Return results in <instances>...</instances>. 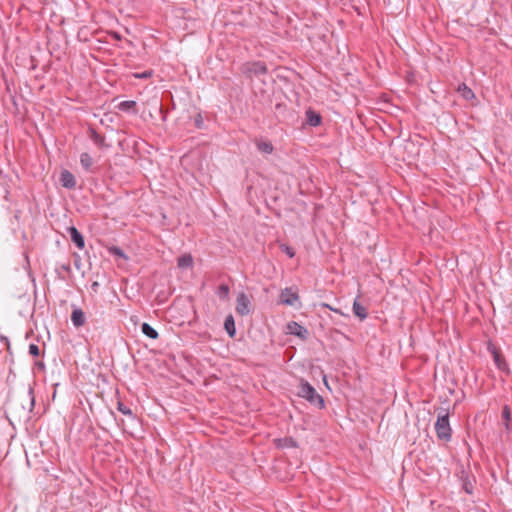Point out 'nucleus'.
Segmentation results:
<instances>
[{
	"instance_id": "f257e3e1",
	"label": "nucleus",
	"mask_w": 512,
	"mask_h": 512,
	"mask_svg": "<svg viewBox=\"0 0 512 512\" xmlns=\"http://www.w3.org/2000/svg\"><path fill=\"white\" fill-rule=\"evenodd\" d=\"M298 396L306 399L308 402L317 406L319 409H322L325 406L323 397L319 395L315 388L307 381L301 380L298 387Z\"/></svg>"
},
{
	"instance_id": "f03ea898",
	"label": "nucleus",
	"mask_w": 512,
	"mask_h": 512,
	"mask_svg": "<svg viewBox=\"0 0 512 512\" xmlns=\"http://www.w3.org/2000/svg\"><path fill=\"white\" fill-rule=\"evenodd\" d=\"M435 430L437 437L440 440L450 441L451 440V427L449 423V414L442 410L438 413L437 421L435 423Z\"/></svg>"
},
{
	"instance_id": "7ed1b4c3",
	"label": "nucleus",
	"mask_w": 512,
	"mask_h": 512,
	"mask_svg": "<svg viewBox=\"0 0 512 512\" xmlns=\"http://www.w3.org/2000/svg\"><path fill=\"white\" fill-rule=\"evenodd\" d=\"M241 70L248 77L259 76L267 73V66L262 61L246 62Z\"/></svg>"
},
{
	"instance_id": "20e7f679",
	"label": "nucleus",
	"mask_w": 512,
	"mask_h": 512,
	"mask_svg": "<svg viewBox=\"0 0 512 512\" xmlns=\"http://www.w3.org/2000/svg\"><path fill=\"white\" fill-rule=\"evenodd\" d=\"M298 299V293L292 287H287L281 291L279 303L287 306H293Z\"/></svg>"
},
{
	"instance_id": "39448f33",
	"label": "nucleus",
	"mask_w": 512,
	"mask_h": 512,
	"mask_svg": "<svg viewBox=\"0 0 512 512\" xmlns=\"http://www.w3.org/2000/svg\"><path fill=\"white\" fill-rule=\"evenodd\" d=\"M487 349L492 354L494 363L497 366V368L502 371L508 370V365H507L504 357L502 356L500 350L492 343L488 344Z\"/></svg>"
},
{
	"instance_id": "423d86ee",
	"label": "nucleus",
	"mask_w": 512,
	"mask_h": 512,
	"mask_svg": "<svg viewBox=\"0 0 512 512\" xmlns=\"http://www.w3.org/2000/svg\"><path fill=\"white\" fill-rule=\"evenodd\" d=\"M236 312L241 316H246L250 313V301L245 293H240L237 296Z\"/></svg>"
},
{
	"instance_id": "0eeeda50",
	"label": "nucleus",
	"mask_w": 512,
	"mask_h": 512,
	"mask_svg": "<svg viewBox=\"0 0 512 512\" xmlns=\"http://www.w3.org/2000/svg\"><path fill=\"white\" fill-rule=\"evenodd\" d=\"M60 184L67 189H74L76 187L75 176L68 170H63L59 177Z\"/></svg>"
},
{
	"instance_id": "6e6552de",
	"label": "nucleus",
	"mask_w": 512,
	"mask_h": 512,
	"mask_svg": "<svg viewBox=\"0 0 512 512\" xmlns=\"http://www.w3.org/2000/svg\"><path fill=\"white\" fill-rule=\"evenodd\" d=\"M289 332L292 335H295L299 337L302 340H306L309 335V331L304 326L300 325L299 323L292 321L288 324Z\"/></svg>"
},
{
	"instance_id": "1a4fd4ad",
	"label": "nucleus",
	"mask_w": 512,
	"mask_h": 512,
	"mask_svg": "<svg viewBox=\"0 0 512 512\" xmlns=\"http://www.w3.org/2000/svg\"><path fill=\"white\" fill-rule=\"evenodd\" d=\"M68 232L73 243L79 248L83 249L85 246L84 237L74 226L68 228Z\"/></svg>"
},
{
	"instance_id": "9d476101",
	"label": "nucleus",
	"mask_w": 512,
	"mask_h": 512,
	"mask_svg": "<svg viewBox=\"0 0 512 512\" xmlns=\"http://www.w3.org/2000/svg\"><path fill=\"white\" fill-rule=\"evenodd\" d=\"M71 321L76 328L83 326L86 322V316L83 310L75 308L71 314Z\"/></svg>"
},
{
	"instance_id": "9b49d317",
	"label": "nucleus",
	"mask_w": 512,
	"mask_h": 512,
	"mask_svg": "<svg viewBox=\"0 0 512 512\" xmlns=\"http://www.w3.org/2000/svg\"><path fill=\"white\" fill-rule=\"evenodd\" d=\"M80 164L86 172H94V169H93L94 161L89 153H87V152L81 153Z\"/></svg>"
},
{
	"instance_id": "f8f14e48",
	"label": "nucleus",
	"mask_w": 512,
	"mask_h": 512,
	"mask_svg": "<svg viewBox=\"0 0 512 512\" xmlns=\"http://www.w3.org/2000/svg\"><path fill=\"white\" fill-rule=\"evenodd\" d=\"M321 115L316 111L309 109L306 111V121L310 126L316 127L321 124Z\"/></svg>"
},
{
	"instance_id": "ddd939ff",
	"label": "nucleus",
	"mask_w": 512,
	"mask_h": 512,
	"mask_svg": "<svg viewBox=\"0 0 512 512\" xmlns=\"http://www.w3.org/2000/svg\"><path fill=\"white\" fill-rule=\"evenodd\" d=\"M353 313L360 319L364 320L367 318L368 313L366 307H364L358 300L353 302Z\"/></svg>"
},
{
	"instance_id": "4468645a",
	"label": "nucleus",
	"mask_w": 512,
	"mask_h": 512,
	"mask_svg": "<svg viewBox=\"0 0 512 512\" xmlns=\"http://www.w3.org/2000/svg\"><path fill=\"white\" fill-rule=\"evenodd\" d=\"M89 137L90 139L99 147H106L105 137L99 134L95 129H89Z\"/></svg>"
},
{
	"instance_id": "2eb2a0df",
	"label": "nucleus",
	"mask_w": 512,
	"mask_h": 512,
	"mask_svg": "<svg viewBox=\"0 0 512 512\" xmlns=\"http://www.w3.org/2000/svg\"><path fill=\"white\" fill-rule=\"evenodd\" d=\"M179 268L186 269L193 266V257L190 254H183L177 259Z\"/></svg>"
},
{
	"instance_id": "dca6fc26",
	"label": "nucleus",
	"mask_w": 512,
	"mask_h": 512,
	"mask_svg": "<svg viewBox=\"0 0 512 512\" xmlns=\"http://www.w3.org/2000/svg\"><path fill=\"white\" fill-rule=\"evenodd\" d=\"M224 328L230 337H234L236 334L235 322L232 315L226 317L224 322Z\"/></svg>"
},
{
	"instance_id": "f3484780",
	"label": "nucleus",
	"mask_w": 512,
	"mask_h": 512,
	"mask_svg": "<svg viewBox=\"0 0 512 512\" xmlns=\"http://www.w3.org/2000/svg\"><path fill=\"white\" fill-rule=\"evenodd\" d=\"M256 146L260 152L265 154H271L274 150V147L270 141L258 140L256 141Z\"/></svg>"
},
{
	"instance_id": "a211bd4d",
	"label": "nucleus",
	"mask_w": 512,
	"mask_h": 512,
	"mask_svg": "<svg viewBox=\"0 0 512 512\" xmlns=\"http://www.w3.org/2000/svg\"><path fill=\"white\" fill-rule=\"evenodd\" d=\"M141 331L145 336L151 339H157L159 336L158 332L146 322L141 325Z\"/></svg>"
},
{
	"instance_id": "6ab92c4d",
	"label": "nucleus",
	"mask_w": 512,
	"mask_h": 512,
	"mask_svg": "<svg viewBox=\"0 0 512 512\" xmlns=\"http://www.w3.org/2000/svg\"><path fill=\"white\" fill-rule=\"evenodd\" d=\"M229 293L230 288L227 284H221L216 291V295L223 301H227L229 299Z\"/></svg>"
},
{
	"instance_id": "aec40b11",
	"label": "nucleus",
	"mask_w": 512,
	"mask_h": 512,
	"mask_svg": "<svg viewBox=\"0 0 512 512\" xmlns=\"http://www.w3.org/2000/svg\"><path fill=\"white\" fill-rule=\"evenodd\" d=\"M502 419L504 421V425L507 431L510 430V422H511V410L508 405H505L502 410Z\"/></svg>"
},
{
	"instance_id": "412c9836",
	"label": "nucleus",
	"mask_w": 512,
	"mask_h": 512,
	"mask_svg": "<svg viewBox=\"0 0 512 512\" xmlns=\"http://www.w3.org/2000/svg\"><path fill=\"white\" fill-rule=\"evenodd\" d=\"M458 91L461 93L462 97L466 100H471L475 97L474 92L465 84L460 85Z\"/></svg>"
},
{
	"instance_id": "4be33fe9",
	"label": "nucleus",
	"mask_w": 512,
	"mask_h": 512,
	"mask_svg": "<svg viewBox=\"0 0 512 512\" xmlns=\"http://www.w3.org/2000/svg\"><path fill=\"white\" fill-rule=\"evenodd\" d=\"M135 106H136V102L135 101H122V102H120L118 104L119 110L125 111V112L130 111Z\"/></svg>"
},
{
	"instance_id": "5701e85b",
	"label": "nucleus",
	"mask_w": 512,
	"mask_h": 512,
	"mask_svg": "<svg viewBox=\"0 0 512 512\" xmlns=\"http://www.w3.org/2000/svg\"><path fill=\"white\" fill-rule=\"evenodd\" d=\"M194 124L198 129L204 128V120L200 113H198L194 118Z\"/></svg>"
},
{
	"instance_id": "b1692460",
	"label": "nucleus",
	"mask_w": 512,
	"mask_h": 512,
	"mask_svg": "<svg viewBox=\"0 0 512 512\" xmlns=\"http://www.w3.org/2000/svg\"><path fill=\"white\" fill-rule=\"evenodd\" d=\"M29 353L34 357H38L40 355V349H39L38 345L30 344L29 345Z\"/></svg>"
},
{
	"instance_id": "393cba45",
	"label": "nucleus",
	"mask_w": 512,
	"mask_h": 512,
	"mask_svg": "<svg viewBox=\"0 0 512 512\" xmlns=\"http://www.w3.org/2000/svg\"><path fill=\"white\" fill-rule=\"evenodd\" d=\"M118 410L124 414V415H132V411L131 409H129L128 407H126L123 403L119 402L118 403Z\"/></svg>"
},
{
	"instance_id": "a878e982",
	"label": "nucleus",
	"mask_w": 512,
	"mask_h": 512,
	"mask_svg": "<svg viewBox=\"0 0 512 512\" xmlns=\"http://www.w3.org/2000/svg\"><path fill=\"white\" fill-rule=\"evenodd\" d=\"M282 251H284L290 258H293L295 256V251L290 246L284 245L282 247Z\"/></svg>"
},
{
	"instance_id": "bb28decb",
	"label": "nucleus",
	"mask_w": 512,
	"mask_h": 512,
	"mask_svg": "<svg viewBox=\"0 0 512 512\" xmlns=\"http://www.w3.org/2000/svg\"><path fill=\"white\" fill-rule=\"evenodd\" d=\"M113 252H114V254H116V255H119V256H121V257H124V253H123V251H122L120 248H116V247H115V248H113Z\"/></svg>"
},
{
	"instance_id": "cd10ccee",
	"label": "nucleus",
	"mask_w": 512,
	"mask_h": 512,
	"mask_svg": "<svg viewBox=\"0 0 512 512\" xmlns=\"http://www.w3.org/2000/svg\"><path fill=\"white\" fill-rule=\"evenodd\" d=\"M150 75H151V72L146 71V72H144V73H142V74L136 75V77H140V78H147V77H149Z\"/></svg>"
},
{
	"instance_id": "c85d7f7f",
	"label": "nucleus",
	"mask_w": 512,
	"mask_h": 512,
	"mask_svg": "<svg viewBox=\"0 0 512 512\" xmlns=\"http://www.w3.org/2000/svg\"><path fill=\"white\" fill-rule=\"evenodd\" d=\"M62 269L65 271H70V265L69 264L62 265Z\"/></svg>"
},
{
	"instance_id": "c756f323",
	"label": "nucleus",
	"mask_w": 512,
	"mask_h": 512,
	"mask_svg": "<svg viewBox=\"0 0 512 512\" xmlns=\"http://www.w3.org/2000/svg\"><path fill=\"white\" fill-rule=\"evenodd\" d=\"M33 407H34V397L31 396V398H30V410H32Z\"/></svg>"
},
{
	"instance_id": "7c9ffc66",
	"label": "nucleus",
	"mask_w": 512,
	"mask_h": 512,
	"mask_svg": "<svg viewBox=\"0 0 512 512\" xmlns=\"http://www.w3.org/2000/svg\"><path fill=\"white\" fill-rule=\"evenodd\" d=\"M36 366H38L40 369H44V364L42 362H36Z\"/></svg>"
},
{
	"instance_id": "2f4dec72",
	"label": "nucleus",
	"mask_w": 512,
	"mask_h": 512,
	"mask_svg": "<svg viewBox=\"0 0 512 512\" xmlns=\"http://www.w3.org/2000/svg\"><path fill=\"white\" fill-rule=\"evenodd\" d=\"M465 490H466L467 493H472V491L469 490V486H467V485L465 486Z\"/></svg>"
},
{
	"instance_id": "473e14b6",
	"label": "nucleus",
	"mask_w": 512,
	"mask_h": 512,
	"mask_svg": "<svg viewBox=\"0 0 512 512\" xmlns=\"http://www.w3.org/2000/svg\"><path fill=\"white\" fill-rule=\"evenodd\" d=\"M32 393H33L32 388H29L28 395L30 396V395H32Z\"/></svg>"
},
{
	"instance_id": "72a5a7b5",
	"label": "nucleus",
	"mask_w": 512,
	"mask_h": 512,
	"mask_svg": "<svg viewBox=\"0 0 512 512\" xmlns=\"http://www.w3.org/2000/svg\"><path fill=\"white\" fill-rule=\"evenodd\" d=\"M115 38L120 39V36L117 33H114Z\"/></svg>"
}]
</instances>
